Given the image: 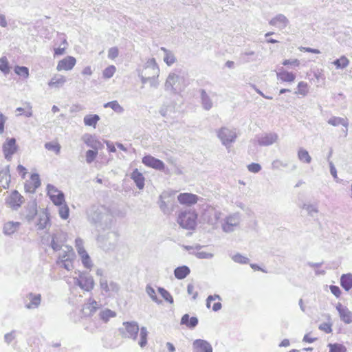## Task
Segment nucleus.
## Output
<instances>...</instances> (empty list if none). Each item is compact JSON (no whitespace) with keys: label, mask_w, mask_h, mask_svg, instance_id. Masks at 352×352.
<instances>
[{"label":"nucleus","mask_w":352,"mask_h":352,"mask_svg":"<svg viewBox=\"0 0 352 352\" xmlns=\"http://www.w3.org/2000/svg\"><path fill=\"white\" fill-rule=\"evenodd\" d=\"M122 325L123 327L120 329V332L122 337L131 338L133 340H135L140 330V340L138 344L142 348L146 345L148 332L145 327H142L140 329L138 322L134 321L124 322Z\"/></svg>","instance_id":"nucleus-1"},{"label":"nucleus","mask_w":352,"mask_h":352,"mask_svg":"<svg viewBox=\"0 0 352 352\" xmlns=\"http://www.w3.org/2000/svg\"><path fill=\"white\" fill-rule=\"evenodd\" d=\"M89 220L102 230L111 228L113 223V216L106 208H91L88 212Z\"/></svg>","instance_id":"nucleus-2"},{"label":"nucleus","mask_w":352,"mask_h":352,"mask_svg":"<svg viewBox=\"0 0 352 352\" xmlns=\"http://www.w3.org/2000/svg\"><path fill=\"white\" fill-rule=\"evenodd\" d=\"M186 86L187 83L182 72L175 70L168 74L164 84V89L173 94H178L183 91Z\"/></svg>","instance_id":"nucleus-3"},{"label":"nucleus","mask_w":352,"mask_h":352,"mask_svg":"<svg viewBox=\"0 0 352 352\" xmlns=\"http://www.w3.org/2000/svg\"><path fill=\"white\" fill-rule=\"evenodd\" d=\"M98 246L106 252L115 250L118 241V234L116 232L110 231L105 234H100L97 237Z\"/></svg>","instance_id":"nucleus-4"},{"label":"nucleus","mask_w":352,"mask_h":352,"mask_svg":"<svg viewBox=\"0 0 352 352\" xmlns=\"http://www.w3.org/2000/svg\"><path fill=\"white\" fill-rule=\"evenodd\" d=\"M74 285L78 286L82 290L91 292L95 287V281L87 272H78V276L74 277Z\"/></svg>","instance_id":"nucleus-5"},{"label":"nucleus","mask_w":352,"mask_h":352,"mask_svg":"<svg viewBox=\"0 0 352 352\" xmlns=\"http://www.w3.org/2000/svg\"><path fill=\"white\" fill-rule=\"evenodd\" d=\"M197 214L194 211L185 210L179 212L177 217L179 225L186 230H193L196 226Z\"/></svg>","instance_id":"nucleus-6"},{"label":"nucleus","mask_w":352,"mask_h":352,"mask_svg":"<svg viewBox=\"0 0 352 352\" xmlns=\"http://www.w3.org/2000/svg\"><path fill=\"white\" fill-rule=\"evenodd\" d=\"M218 138L221 140V144L230 149L232 144L235 142L237 133L236 129H229L228 127H221L217 131Z\"/></svg>","instance_id":"nucleus-7"},{"label":"nucleus","mask_w":352,"mask_h":352,"mask_svg":"<svg viewBox=\"0 0 352 352\" xmlns=\"http://www.w3.org/2000/svg\"><path fill=\"white\" fill-rule=\"evenodd\" d=\"M159 206L165 214H169L173 211L174 197L171 193L164 192L160 196Z\"/></svg>","instance_id":"nucleus-8"},{"label":"nucleus","mask_w":352,"mask_h":352,"mask_svg":"<svg viewBox=\"0 0 352 352\" xmlns=\"http://www.w3.org/2000/svg\"><path fill=\"white\" fill-rule=\"evenodd\" d=\"M241 217L239 213H234L227 217L222 223V230L225 232H232L239 225Z\"/></svg>","instance_id":"nucleus-9"},{"label":"nucleus","mask_w":352,"mask_h":352,"mask_svg":"<svg viewBox=\"0 0 352 352\" xmlns=\"http://www.w3.org/2000/svg\"><path fill=\"white\" fill-rule=\"evenodd\" d=\"M47 195L56 206H61L65 201V194L52 184L47 186Z\"/></svg>","instance_id":"nucleus-10"},{"label":"nucleus","mask_w":352,"mask_h":352,"mask_svg":"<svg viewBox=\"0 0 352 352\" xmlns=\"http://www.w3.org/2000/svg\"><path fill=\"white\" fill-rule=\"evenodd\" d=\"M138 72L148 77L159 76L160 74L159 67L153 58L148 59L146 62L143 69L142 70H138Z\"/></svg>","instance_id":"nucleus-11"},{"label":"nucleus","mask_w":352,"mask_h":352,"mask_svg":"<svg viewBox=\"0 0 352 352\" xmlns=\"http://www.w3.org/2000/svg\"><path fill=\"white\" fill-rule=\"evenodd\" d=\"M2 148L5 158L8 161L11 160L12 155L18 149L16 139L14 138H8L3 143Z\"/></svg>","instance_id":"nucleus-12"},{"label":"nucleus","mask_w":352,"mask_h":352,"mask_svg":"<svg viewBox=\"0 0 352 352\" xmlns=\"http://www.w3.org/2000/svg\"><path fill=\"white\" fill-rule=\"evenodd\" d=\"M278 140V135L274 132L265 133L257 137V142L261 146H270Z\"/></svg>","instance_id":"nucleus-13"},{"label":"nucleus","mask_w":352,"mask_h":352,"mask_svg":"<svg viewBox=\"0 0 352 352\" xmlns=\"http://www.w3.org/2000/svg\"><path fill=\"white\" fill-rule=\"evenodd\" d=\"M101 305L93 299L89 298L86 303L84 304L82 312L85 316L89 317L94 315L96 311L100 309Z\"/></svg>","instance_id":"nucleus-14"},{"label":"nucleus","mask_w":352,"mask_h":352,"mask_svg":"<svg viewBox=\"0 0 352 352\" xmlns=\"http://www.w3.org/2000/svg\"><path fill=\"white\" fill-rule=\"evenodd\" d=\"M142 163L148 167L155 168L158 170H162L164 169L165 164L164 163L150 155H146L142 158Z\"/></svg>","instance_id":"nucleus-15"},{"label":"nucleus","mask_w":352,"mask_h":352,"mask_svg":"<svg viewBox=\"0 0 352 352\" xmlns=\"http://www.w3.org/2000/svg\"><path fill=\"white\" fill-rule=\"evenodd\" d=\"M23 197L16 190H13L6 199V203L14 210H17L23 203Z\"/></svg>","instance_id":"nucleus-16"},{"label":"nucleus","mask_w":352,"mask_h":352,"mask_svg":"<svg viewBox=\"0 0 352 352\" xmlns=\"http://www.w3.org/2000/svg\"><path fill=\"white\" fill-rule=\"evenodd\" d=\"M336 310L339 314L340 320L345 324H351L352 322V311H351L346 306L338 302L336 306Z\"/></svg>","instance_id":"nucleus-17"},{"label":"nucleus","mask_w":352,"mask_h":352,"mask_svg":"<svg viewBox=\"0 0 352 352\" xmlns=\"http://www.w3.org/2000/svg\"><path fill=\"white\" fill-rule=\"evenodd\" d=\"M193 352H212V345L206 340L197 339L192 342Z\"/></svg>","instance_id":"nucleus-18"},{"label":"nucleus","mask_w":352,"mask_h":352,"mask_svg":"<svg viewBox=\"0 0 352 352\" xmlns=\"http://www.w3.org/2000/svg\"><path fill=\"white\" fill-rule=\"evenodd\" d=\"M38 214L37 204L35 201L28 203L23 212L24 218L29 223L32 221L35 216Z\"/></svg>","instance_id":"nucleus-19"},{"label":"nucleus","mask_w":352,"mask_h":352,"mask_svg":"<svg viewBox=\"0 0 352 352\" xmlns=\"http://www.w3.org/2000/svg\"><path fill=\"white\" fill-rule=\"evenodd\" d=\"M289 23V19L283 14H278L273 17L269 24L278 28L279 30L285 29Z\"/></svg>","instance_id":"nucleus-20"},{"label":"nucleus","mask_w":352,"mask_h":352,"mask_svg":"<svg viewBox=\"0 0 352 352\" xmlns=\"http://www.w3.org/2000/svg\"><path fill=\"white\" fill-rule=\"evenodd\" d=\"M26 298L30 300L29 303L25 305L26 309H37L41 303L42 298L40 294L30 292L26 295Z\"/></svg>","instance_id":"nucleus-21"},{"label":"nucleus","mask_w":352,"mask_h":352,"mask_svg":"<svg viewBox=\"0 0 352 352\" xmlns=\"http://www.w3.org/2000/svg\"><path fill=\"white\" fill-rule=\"evenodd\" d=\"M41 186L39 175L33 173L30 176V181H27L25 184V189L27 192H34L36 188Z\"/></svg>","instance_id":"nucleus-22"},{"label":"nucleus","mask_w":352,"mask_h":352,"mask_svg":"<svg viewBox=\"0 0 352 352\" xmlns=\"http://www.w3.org/2000/svg\"><path fill=\"white\" fill-rule=\"evenodd\" d=\"M50 224V215L48 212L45 210L38 214V219L36 223L37 229L39 230H44L47 228Z\"/></svg>","instance_id":"nucleus-23"},{"label":"nucleus","mask_w":352,"mask_h":352,"mask_svg":"<svg viewBox=\"0 0 352 352\" xmlns=\"http://www.w3.org/2000/svg\"><path fill=\"white\" fill-rule=\"evenodd\" d=\"M177 199L182 204L191 206L197 202L198 197L191 193H181L178 195Z\"/></svg>","instance_id":"nucleus-24"},{"label":"nucleus","mask_w":352,"mask_h":352,"mask_svg":"<svg viewBox=\"0 0 352 352\" xmlns=\"http://www.w3.org/2000/svg\"><path fill=\"white\" fill-rule=\"evenodd\" d=\"M276 76L278 80L287 82H292L296 78L294 74L286 71L283 67L278 69V72H276Z\"/></svg>","instance_id":"nucleus-25"},{"label":"nucleus","mask_w":352,"mask_h":352,"mask_svg":"<svg viewBox=\"0 0 352 352\" xmlns=\"http://www.w3.org/2000/svg\"><path fill=\"white\" fill-rule=\"evenodd\" d=\"M207 221L210 225H216L221 217V212L213 208L207 211Z\"/></svg>","instance_id":"nucleus-26"},{"label":"nucleus","mask_w":352,"mask_h":352,"mask_svg":"<svg viewBox=\"0 0 352 352\" xmlns=\"http://www.w3.org/2000/svg\"><path fill=\"white\" fill-rule=\"evenodd\" d=\"M82 140L88 146L93 149L98 150L101 146V142L90 134L84 135L82 136Z\"/></svg>","instance_id":"nucleus-27"},{"label":"nucleus","mask_w":352,"mask_h":352,"mask_svg":"<svg viewBox=\"0 0 352 352\" xmlns=\"http://www.w3.org/2000/svg\"><path fill=\"white\" fill-rule=\"evenodd\" d=\"M20 226L19 222L8 221L3 225V232L5 235L10 236L18 230Z\"/></svg>","instance_id":"nucleus-28"},{"label":"nucleus","mask_w":352,"mask_h":352,"mask_svg":"<svg viewBox=\"0 0 352 352\" xmlns=\"http://www.w3.org/2000/svg\"><path fill=\"white\" fill-rule=\"evenodd\" d=\"M131 178L134 181L137 187L142 190L144 187V177L143 175L136 168L131 175Z\"/></svg>","instance_id":"nucleus-29"},{"label":"nucleus","mask_w":352,"mask_h":352,"mask_svg":"<svg viewBox=\"0 0 352 352\" xmlns=\"http://www.w3.org/2000/svg\"><path fill=\"white\" fill-rule=\"evenodd\" d=\"M200 94L202 107L206 111L210 110L213 106L210 97L204 89L200 90Z\"/></svg>","instance_id":"nucleus-30"},{"label":"nucleus","mask_w":352,"mask_h":352,"mask_svg":"<svg viewBox=\"0 0 352 352\" xmlns=\"http://www.w3.org/2000/svg\"><path fill=\"white\" fill-rule=\"evenodd\" d=\"M198 324V319L197 317L190 318L188 314H184L181 319V324H185L190 329H194Z\"/></svg>","instance_id":"nucleus-31"},{"label":"nucleus","mask_w":352,"mask_h":352,"mask_svg":"<svg viewBox=\"0 0 352 352\" xmlns=\"http://www.w3.org/2000/svg\"><path fill=\"white\" fill-rule=\"evenodd\" d=\"M340 285L345 291L349 292L352 288V274H342L340 278Z\"/></svg>","instance_id":"nucleus-32"},{"label":"nucleus","mask_w":352,"mask_h":352,"mask_svg":"<svg viewBox=\"0 0 352 352\" xmlns=\"http://www.w3.org/2000/svg\"><path fill=\"white\" fill-rule=\"evenodd\" d=\"M9 166H6L0 171V183L4 188H8L10 180Z\"/></svg>","instance_id":"nucleus-33"},{"label":"nucleus","mask_w":352,"mask_h":352,"mask_svg":"<svg viewBox=\"0 0 352 352\" xmlns=\"http://www.w3.org/2000/svg\"><path fill=\"white\" fill-rule=\"evenodd\" d=\"M100 119V116L97 114H88L84 117L83 122L85 126L95 129Z\"/></svg>","instance_id":"nucleus-34"},{"label":"nucleus","mask_w":352,"mask_h":352,"mask_svg":"<svg viewBox=\"0 0 352 352\" xmlns=\"http://www.w3.org/2000/svg\"><path fill=\"white\" fill-rule=\"evenodd\" d=\"M190 272V268L186 265L177 267L174 270L175 276L179 280L185 278Z\"/></svg>","instance_id":"nucleus-35"},{"label":"nucleus","mask_w":352,"mask_h":352,"mask_svg":"<svg viewBox=\"0 0 352 352\" xmlns=\"http://www.w3.org/2000/svg\"><path fill=\"white\" fill-rule=\"evenodd\" d=\"M65 78L60 74L55 75L49 82L48 85L52 88H59L65 84Z\"/></svg>","instance_id":"nucleus-36"},{"label":"nucleus","mask_w":352,"mask_h":352,"mask_svg":"<svg viewBox=\"0 0 352 352\" xmlns=\"http://www.w3.org/2000/svg\"><path fill=\"white\" fill-rule=\"evenodd\" d=\"M116 313L109 309H104L100 311L99 318L104 322H107L110 318H115Z\"/></svg>","instance_id":"nucleus-37"},{"label":"nucleus","mask_w":352,"mask_h":352,"mask_svg":"<svg viewBox=\"0 0 352 352\" xmlns=\"http://www.w3.org/2000/svg\"><path fill=\"white\" fill-rule=\"evenodd\" d=\"M78 255L84 267L88 270H91L94 266V263L87 252L86 251Z\"/></svg>","instance_id":"nucleus-38"},{"label":"nucleus","mask_w":352,"mask_h":352,"mask_svg":"<svg viewBox=\"0 0 352 352\" xmlns=\"http://www.w3.org/2000/svg\"><path fill=\"white\" fill-rule=\"evenodd\" d=\"M328 123L332 126H336L340 124L344 126L347 129L348 127V120L346 118H342L340 117H332L328 120Z\"/></svg>","instance_id":"nucleus-39"},{"label":"nucleus","mask_w":352,"mask_h":352,"mask_svg":"<svg viewBox=\"0 0 352 352\" xmlns=\"http://www.w3.org/2000/svg\"><path fill=\"white\" fill-rule=\"evenodd\" d=\"M336 69H345L349 64V60L345 56H342L340 58L335 60L332 63Z\"/></svg>","instance_id":"nucleus-40"},{"label":"nucleus","mask_w":352,"mask_h":352,"mask_svg":"<svg viewBox=\"0 0 352 352\" xmlns=\"http://www.w3.org/2000/svg\"><path fill=\"white\" fill-rule=\"evenodd\" d=\"M161 50L164 51L165 53L164 57V61L168 65H173L175 61L176 58L174 54L166 50L164 47H161Z\"/></svg>","instance_id":"nucleus-41"},{"label":"nucleus","mask_w":352,"mask_h":352,"mask_svg":"<svg viewBox=\"0 0 352 352\" xmlns=\"http://www.w3.org/2000/svg\"><path fill=\"white\" fill-rule=\"evenodd\" d=\"M104 107H109L115 112L122 113L124 111V108L118 103L117 100L111 101L104 104Z\"/></svg>","instance_id":"nucleus-42"},{"label":"nucleus","mask_w":352,"mask_h":352,"mask_svg":"<svg viewBox=\"0 0 352 352\" xmlns=\"http://www.w3.org/2000/svg\"><path fill=\"white\" fill-rule=\"evenodd\" d=\"M0 71L4 75H7L10 73V67L8 60L6 56H2L0 58Z\"/></svg>","instance_id":"nucleus-43"},{"label":"nucleus","mask_w":352,"mask_h":352,"mask_svg":"<svg viewBox=\"0 0 352 352\" xmlns=\"http://www.w3.org/2000/svg\"><path fill=\"white\" fill-rule=\"evenodd\" d=\"M241 59L245 63L257 60V56L253 51L245 52L241 54Z\"/></svg>","instance_id":"nucleus-44"},{"label":"nucleus","mask_w":352,"mask_h":352,"mask_svg":"<svg viewBox=\"0 0 352 352\" xmlns=\"http://www.w3.org/2000/svg\"><path fill=\"white\" fill-rule=\"evenodd\" d=\"M298 157L300 161L305 162L307 164H309L311 161V157L309 155L308 151L303 148H300L298 151Z\"/></svg>","instance_id":"nucleus-45"},{"label":"nucleus","mask_w":352,"mask_h":352,"mask_svg":"<svg viewBox=\"0 0 352 352\" xmlns=\"http://www.w3.org/2000/svg\"><path fill=\"white\" fill-rule=\"evenodd\" d=\"M14 72L21 76H23L24 78H28L29 77V69L25 66H15L14 69Z\"/></svg>","instance_id":"nucleus-46"},{"label":"nucleus","mask_w":352,"mask_h":352,"mask_svg":"<svg viewBox=\"0 0 352 352\" xmlns=\"http://www.w3.org/2000/svg\"><path fill=\"white\" fill-rule=\"evenodd\" d=\"M329 352H346V348L342 344H329Z\"/></svg>","instance_id":"nucleus-47"},{"label":"nucleus","mask_w":352,"mask_h":352,"mask_svg":"<svg viewBox=\"0 0 352 352\" xmlns=\"http://www.w3.org/2000/svg\"><path fill=\"white\" fill-rule=\"evenodd\" d=\"M308 93L307 83L301 81L298 85V90L295 91V94L305 96Z\"/></svg>","instance_id":"nucleus-48"},{"label":"nucleus","mask_w":352,"mask_h":352,"mask_svg":"<svg viewBox=\"0 0 352 352\" xmlns=\"http://www.w3.org/2000/svg\"><path fill=\"white\" fill-rule=\"evenodd\" d=\"M45 148L48 151H54L56 154H58L60 152V146L58 143L50 142L45 144Z\"/></svg>","instance_id":"nucleus-49"},{"label":"nucleus","mask_w":352,"mask_h":352,"mask_svg":"<svg viewBox=\"0 0 352 352\" xmlns=\"http://www.w3.org/2000/svg\"><path fill=\"white\" fill-rule=\"evenodd\" d=\"M146 292L151 298L157 304L162 303V300H159L156 296L155 289L150 285H147L146 287Z\"/></svg>","instance_id":"nucleus-50"},{"label":"nucleus","mask_w":352,"mask_h":352,"mask_svg":"<svg viewBox=\"0 0 352 352\" xmlns=\"http://www.w3.org/2000/svg\"><path fill=\"white\" fill-rule=\"evenodd\" d=\"M232 259L235 262L240 264H247L249 263V258L237 253L232 256Z\"/></svg>","instance_id":"nucleus-51"},{"label":"nucleus","mask_w":352,"mask_h":352,"mask_svg":"<svg viewBox=\"0 0 352 352\" xmlns=\"http://www.w3.org/2000/svg\"><path fill=\"white\" fill-rule=\"evenodd\" d=\"M158 292H159V293L161 294V296L163 297V298L165 300H166L167 302H168L170 303H173V298L172 296L164 288L159 287L158 288Z\"/></svg>","instance_id":"nucleus-52"},{"label":"nucleus","mask_w":352,"mask_h":352,"mask_svg":"<svg viewBox=\"0 0 352 352\" xmlns=\"http://www.w3.org/2000/svg\"><path fill=\"white\" fill-rule=\"evenodd\" d=\"M302 209H305L307 211L309 215L314 217V214L318 212V210L317 207L312 204H303Z\"/></svg>","instance_id":"nucleus-53"},{"label":"nucleus","mask_w":352,"mask_h":352,"mask_svg":"<svg viewBox=\"0 0 352 352\" xmlns=\"http://www.w3.org/2000/svg\"><path fill=\"white\" fill-rule=\"evenodd\" d=\"M98 155V150H88L86 152V162L88 164L91 163L96 159Z\"/></svg>","instance_id":"nucleus-54"},{"label":"nucleus","mask_w":352,"mask_h":352,"mask_svg":"<svg viewBox=\"0 0 352 352\" xmlns=\"http://www.w3.org/2000/svg\"><path fill=\"white\" fill-rule=\"evenodd\" d=\"M116 67L114 65H110L105 68L103 71V77L105 78H111L116 72Z\"/></svg>","instance_id":"nucleus-55"},{"label":"nucleus","mask_w":352,"mask_h":352,"mask_svg":"<svg viewBox=\"0 0 352 352\" xmlns=\"http://www.w3.org/2000/svg\"><path fill=\"white\" fill-rule=\"evenodd\" d=\"M75 248L78 254H82V252H86L84 248V242L82 239L78 238L75 240Z\"/></svg>","instance_id":"nucleus-56"},{"label":"nucleus","mask_w":352,"mask_h":352,"mask_svg":"<svg viewBox=\"0 0 352 352\" xmlns=\"http://www.w3.org/2000/svg\"><path fill=\"white\" fill-rule=\"evenodd\" d=\"M248 169L250 172L256 173L261 170V166L257 163H251L248 166Z\"/></svg>","instance_id":"nucleus-57"},{"label":"nucleus","mask_w":352,"mask_h":352,"mask_svg":"<svg viewBox=\"0 0 352 352\" xmlns=\"http://www.w3.org/2000/svg\"><path fill=\"white\" fill-rule=\"evenodd\" d=\"M118 54L119 50L116 47H111L108 51V58L110 59H115L118 56Z\"/></svg>","instance_id":"nucleus-58"},{"label":"nucleus","mask_w":352,"mask_h":352,"mask_svg":"<svg viewBox=\"0 0 352 352\" xmlns=\"http://www.w3.org/2000/svg\"><path fill=\"white\" fill-rule=\"evenodd\" d=\"M16 331L12 330L9 333H7L4 336V341L8 344H10L12 340L15 338Z\"/></svg>","instance_id":"nucleus-59"},{"label":"nucleus","mask_w":352,"mask_h":352,"mask_svg":"<svg viewBox=\"0 0 352 352\" xmlns=\"http://www.w3.org/2000/svg\"><path fill=\"white\" fill-rule=\"evenodd\" d=\"M66 257V252L63 253L62 256H60L58 261H56V265L62 269H66V259L65 258Z\"/></svg>","instance_id":"nucleus-60"},{"label":"nucleus","mask_w":352,"mask_h":352,"mask_svg":"<svg viewBox=\"0 0 352 352\" xmlns=\"http://www.w3.org/2000/svg\"><path fill=\"white\" fill-rule=\"evenodd\" d=\"M195 255L198 258L200 259H210L214 256L213 254L206 252H198L195 254Z\"/></svg>","instance_id":"nucleus-61"},{"label":"nucleus","mask_w":352,"mask_h":352,"mask_svg":"<svg viewBox=\"0 0 352 352\" xmlns=\"http://www.w3.org/2000/svg\"><path fill=\"white\" fill-rule=\"evenodd\" d=\"M299 64H300V62L297 59H294V60L287 59L283 62V65L285 66L292 65L294 67H297L299 65Z\"/></svg>","instance_id":"nucleus-62"},{"label":"nucleus","mask_w":352,"mask_h":352,"mask_svg":"<svg viewBox=\"0 0 352 352\" xmlns=\"http://www.w3.org/2000/svg\"><path fill=\"white\" fill-rule=\"evenodd\" d=\"M319 329L327 333H331L332 331L331 325L326 322L320 324L319 326Z\"/></svg>","instance_id":"nucleus-63"},{"label":"nucleus","mask_w":352,"mask_h":352,"mask_svg":"<svg viewBox=\"0 0 352 352\" xmlns=\"http://www.w3.org/2000/svg\"><path fill=\"white\" fill-rule=\"evenodd\" d=\"M330 290H331V292L337 298H339L340 296L341 290L339 288V287L336 286V285H331Z\"/></svg>","instance_id":"nucleus-64"}]
</instances>
